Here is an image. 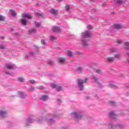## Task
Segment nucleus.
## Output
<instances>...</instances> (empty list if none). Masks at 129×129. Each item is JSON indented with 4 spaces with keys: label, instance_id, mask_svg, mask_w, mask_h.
I'll list each match as a JSON object with an SVG mask.
<instances>
[{
    "label": "nucleus",
    "instance_id": "nucleus-1",
    "mask_svg": "<svg viewBox=\"0 0 129 129\" xmlns=\"http://www.w3.org/2000/svg\"><path fill=\"white\" fill-rule=\"evenodd\" d=\"M82 36L83 37V46H84L85 47L89 46V43H88V41L87 40H86V38H89L91 37V33L89 31H86L85 32L82 33Z\"/></svg>",
    "mask_w": 129,
    "mask_h": 129
},
{
    "label": "nucleus",
    "instance_id": "nucleus-2",
    "mask_svg": "<svg viewBox=\"0 0 129 129\" xmlns=\"http://www.w3.org/2000/svg\"><path fill=\"white\" fill-rule=\"evenodd\" d=\"M88 81V79L86 78L85 80H82L81 79L78 80V86L80 90H84V85L83 83H86Z\"/></svg>",
    "mask_w": 129,
    "mask_h": 129
},
{
    "label": "nucleus",
    "instance_id": "nucleus-3",
    "mask_svg": "<svg viewBox=\"0 0 129 129\" xmlns=\"http://www.w3.org/2000/svg\"><path fill=\"white\" fill-rule=\"evenodd\" d=\"M72 115L76 118V119H81L82 118V113L80 112H74L71 113Z\"/></svg>",
    "mask_w": 129,
    "mask_h": 129
},
{
    "label": "nucleus",
    "instance_id": "nucleus-4",
    "mask_svg": "<svg viewBox=\"0 0 129 129\" xmlns=\"http://www.w3.org/2000/svg\"><path fill=\"white\" fill-rule=\"evenodd\" d=\"M34 121H35L34 117H33L32 116H30L27 118L25 124L26 125H30V123H32V122H34Z\"/></svg>",
    "mask_w": 129,
    "mask_h": 129
},
{
    "label": "nucleus",
    "instance_id": "nucleus-5",
    "mask_svg": "<svg viewBox=\"0 0 129 129\" xmlns=\"http://www.w3.org/2000/svg\"><path fill=\"white\" fill-rule=\"evenodd\" d=\"M51 87L52 88H56L57 91H62L63 90V89L61 87L58 86V85L55 84H51Z\"/></svg>",
    "mask_w": 129,
    "mask_h": 129
},
{
    "label": "nucleus",
    "instance_id": "nucleus-6",
    "mask_svg": "<svg viewBox=\"0 0 129 129\" xmlns=\"http://www.w3.org/2000/svg\"><path fill=\"white\" fill-rule=\"evenodd\" d=\"M109 127L111 129H122V126L120 125H112L111 124L109 125Z\"/></svg>",
    "mask_w": 129,
    "mask_h": 129
},
{
    "label": "nucleus",
    "instance_id": "nucleus-7",
    "mask_svg": "<svg viewBox=\"0 0 129 129\" xmlns=\"http://www.w3.org/2000/svg\"><path fill=\"white\" fill-rule=\"evenodd\" d=\"M7 114H8V112L7 111H0V117L5 118V117H7Z\"/></svg>",
    "mask_w": 129,
    "mask_h": 129
},
{
    "label": "nucleus",
    "instance_id": "nucleus-8",
    "mask_svg": "<svg viewBox=\"0 0 129 129\" xmlns=\"http://www.w3.org/2000/svg\"><path fill=\"white\" fill-rule=\"evenodd\" d=\"M91 79H92V80L97 84H98L99 85H100V83H99V82L98 81V79H97V78H96L95 76H92Z\"/></svg>",
    "mask_w": 129,
    "mask_h": 129
},
{
    "label": "nucleus",
    "instance_id": "nucleus-9",
    "mask_svg": "<svg viewBox=\"0 0 129 129\" xmlns=\"http://www.w3.org/2000/svg\"><path fill=\"white\" fill-rule=\"evenodd\" d=\"M105 61H106V62H109L110 63L114 61V58L111 57H107L105 58Z\"/></svg>",
    "mask_w": 129,
    "mask_h": 129
},
{
    "label": "nucleus",
    "instance_id": "nucleus-10",
    "mask_svg": "<svg viewBox=\"0 0 129 129\" xmlns=\"http://www.w3.org/2000/svg\"><path fill=\"white\" fill-rule=\"evenodd\" d=\"M18 94H19V96L21 97V98H26V97H27V96L26 94L23 92H19L18 93Z\"/></svg>",
    "mask_w": 129,
    "mask_h": 129
},
{
    "label": "nucleus",
    "instance_id": "nucleus-11",
    "mask_svg": "<svg viewBox=\"0 0 129 129\" xmlns=\"http://www.w3.org/2000/svg\"><path fill=\"white\" fill-rule=\"evenodd\" d=\"M52 31L53 32H54V33H59L61 30L60 29V28L57 26H54L52 27Z\"/></svg>",
    "mask_w": 129,
    "mask_h": 129
},
{
    "label": "nucleus",
    "instance_id": "nucleus-12",
    "mask_svg": "<svg viewBox=\"0 0 129 129\" xmlns=\"http://www.w3.org/2000/svg\"><path fill=\"white\" fill-rule=\"evenodd\" d=\"M58 62L60 63V64H63V63L66 62V58L64 57H59L58 58Z\"/></svg>",
    "mask_w": 129,
    "mask_h": 129
},
{
    "label": "nucleus",
    "instance_id": "nucleus-13",
    "mask_svg": "<svg viewBox=\"0 0 129 129\" xmlns=\"http://www.w3.org/2000/svg\"><path fill=\"white\" fill-rule=\"evenodd\" d=\"M50 14H52L53 16H57L58 15V11L55 10V9H51L50 11Z\"/></svg>",
    "mask_w": 129,
    "mask_h": 129
},
{
    "label": "nucleus",
    "instance_id": "nucleus-14",
    "mask_svg": "<svg viewBox=\"0 0 129 129\" xmlns=\"http://www.w3.org/2000/svg\"><path fill=\"white\" fill-rule=\"evenodd\" d=\"M83 71V69L81 67H78L76 70V72H78L79 73H82Z\"/></svg>",
    "mask_w": 129,
    "mask_h": 129
},
{
    "label": "nucleus",
    "instance_id": "nucleus-15",
    "mask_svg": "<svg viewBox=\"0 0 129 129\" xmlns=\"http://www.w3.org/2000/svg\"><path fill=\"white\" fill-rule=\"evenodd\" d=\"M10 14L11 16L12 17H13L14 18H15V17H16L17 16V13L14 10H10Z\"/></svg>",
    "mask_w": 129,
    "mask_h": 129
},
{
    "label": "nucleus",
    "instance_id": "nucleus-16",
    "mask_svg": "<svg viewBox=\"0 0 129 129\" xmlns=\"http://www.w3.org/2000/svg\"><path fill=\"white\" fill-rule=\"evenodd\" d=\"M27 20L25 19H22L20 20V22L23 26H27Z\"/></svg>",
    "mask_w": 129,
    "mask_h": 129
},
{
    "label": "nucleus",
    "instance_id": "nucleus-17",
    "mask_svg": "<svg viewBox=\"0 0 129 129\" xmlns=\"http://www.w3.org/2000/svg\"><path fill=\"white\" fill-rule=\"evenodd\" d=\"M113 27L114 28V29L119 30V29H121V28H122V26H121V25L120 24H114L113 25Z\"/></svg>",
    "mask_w": 129,
    "mask_h": 129
},
{
    "label": "nucleus",
    "instance_id": "nucleus-18",
    "mask_svg": "<svg viewBox=\"0 0 129 129\" xmlns=\"http://www.w3.org/2000/svg\"><path fill=\"white\" fill-rule=\"evenodd\" d=\"M22 16L23 18H26V19H31L32 16L30 15V14H22Z\"/></svg>",
    "mask_w": 129,
    "mask_h": 129
},
{
    "label": "nucleus",
    "instance_id": "nucleus-19",
    "mask_svg": "<svg viewBox=\"0 0 129 129\" xmlns=\"http://www.w3.org/2000/svg\"><path fill=\"white\" fill-rule=\"evenodd\" d=\"M6 67L7 68H8V69H10V70L14 69V68H15V64H7Z\"/></svg>",
    "mask_w": 129,
    "mask_h": 129
},
{
    "label": "nucleus",
    "instance_id": "nucleus-20",
    "mask_svg": "<svg viewBox=\"0 0 129 129\" xmlns=\"http://www.w3.org/2000/svg\"><path fill=\"white\" fill-rule=\"evenodd\" d=\"M109 114V116L112 118H115L116 117V115L113 112H110Z\"/></svg>",
    "mask_w": 129,
    "mask_h": 129
},
{
    "label": "nucleus",
    "instance_id": "nucleus-21",
    "mask_svg": "<svg viewBox=\"0 0 129 129\" xmlns=\"http://www.w3.org/2000/svg\"><path fill=\"white\" fill-rule=\"evenodd\" d=\"M48 96H41L40 97L41 100H43V101H46L48 99Z\"/></svg>",
    "mask_w": 129,
    "mask_h": 129
},
{
    "label": "nucleus",
    "instance_id": "nucleus-22",
    "mask_svg": "<svg viewBox=\"0 0 129 129\" xmlns=\"http://www.w3.org/2000/svg\"><path fill=\"white\" fill-rule=\"evenodd\" d=\"M124 48L126 50H129V42H125L124 43Z\"/></svg>",
    "mask_w": 129,
    "mask_h": 129
},
{
    "label": "nucleus",
    "instance_id": "nucleus-23",
    "mask_svg": "<svg viewBox=\"0 0 129 129\" xmlns=\"http://www.w3.org/2000/svg\"><path fill=\"white\" fill-rule=\"evenodd\" d=\"M109 87L110 88H114L115 89H116V88H118V87L116 86V85L112 84H110L108 85Z\"/></svg>",
    "mask_w": 129,
    "mask_h": 129
},
{
    "label": "nucleus",
    "instance_id": "nucleus-24",
    "mask_svg": "<svg viewBox=\"0 0 129 129\" xmlns=\"http://www.w3.org/2000/svg\"><path fill=\"white\" fill-rule=\"evenodd\" d=\"M35 55V53L34 52H31L28 55L26 56V57L29 59L30 57H33Z\"/></svg>",
    "mask_w": 129,
    "mask_h": 129
},
{
    "label": "nucleus",
    "instance_id": "nucleus-25",
    "mask_svg": "<svg viewBox=\"0 0 129 129\" xmlns=\"http://www.w3.org/2000/svg\"><path fill=\"white\" fill-rule=\"evenodd\" d=\"M37 32V30H36V28H33L29 30V33L30 34H34V33H36Z\"/></svg>",
    "mask_w": 129,
    "mask_h": 129
},
{
    "label": "nucleus",
    "instance_id": "nucleus-26",
    "mask_svg": "<svg viewBox=\"0 0 129 129\" xmlns=\"http://www.w3.org/2000/svg\"><path fill=\"white\" fill-rule=\"evenodd\" d=\"M118 49L115 48H112L110 49V52H118Z\"/></svg>",
    "mask_w": 129,
    "mask_h": 129
},
{
    "label": "nucleus",
    "instance_id": "nucleus-27",
    "mask_svg": "<svg viewBox=\"0 0 129 129\" xmlns=\"http://www.w3.org/2000/svg\"><path fill=\"white\" fill-rule=\"evenodd\" d=\"M67 54L69 57H72L73 53L72 52V51H68Z\"/></svg>",
    "mask_w": 129,
    "mask_h": 129
},
{
    "label": "nucleus",
    "instance_id": "nucleus-28",
    "mask_svg": "<svg viewBox=\"0 0 129 129\" xmlns=\"http://www.w3.org/2000/svg\"><path fill=\"white\" fill-rule=\"evenodd\" d=\"M47 122H48V123H54V122H55V121H54V120L53 119H49L48 120H47Z\"/></svg>",
    "mask_w": 129,
    "mask_h": 129
},
{
    "label": "nucleus",
    "instance_id": "nucleus-29",
    "mask_svg": "<svg viewBox=\"0 0 129 129\" xmlns=\"http://www.w3.org/2000/svg\"><path fill=\"white\" fill-rule=\"evenodd\" d=\"M35 26L36 27V28H39V27H41V23L39 22H35Z\"/></svg>",
    "mask_w": 129,
    "mask_h": 129
},
{
    "label": "nucleus",
    "instance_id": "nucleus-30",
    "mask_svg": "<svg viewBox=\"0 0 129 129\" xmlns=\"http://www.w3.org/2000/svg\"><path fill=\"white\" fill-rule=\"evenodd\" d=\"M36 121H37L38 123H42V121H43V119L42 118H40L39 119L37 118Z\"/></svg>",
    "mask_w": 129,
    "mask_h": 129
},
{
    "label": "nucleus",
    "instance_id": "nucleus-31",
    "mask_svg": "<svg viewBox=\"0 0 129 129\" xmlns=\"http://www.w3.org/2000/svg\"><path fill=\"white\" fill-rule=\"evenodd\" d=\"M114 57L119 60V59H120V55L118 54H115Z\"/></svg>",
    "mask_w": 129,
    "mask_h": 129
},
{
    "label": "nucleus",
    "instance_id": "nucleus-32",
    "mask_svg": "<svg viewBox=\"0 0 129 129\" xmlns=\"http://www.w3.org/2000/svg\"><path fill=\"white\" fill-rule=\"evenodd\" d=\"M50 41H55V40H56V37L54 36H51L50 37Z\"/></svg>",
    "mask_w": 129,
    "mask_h": 129
},
{
    "label": "nucleus",
    "instance_id": "nucleus-33",
    "mask_svg": "<svg viewBox=\"0 0 129 129\" xmlns=\"http://www.w3.org/2000/svg\"><path fill=\"white\" fill-rule=\"evenodd\" d=\"M95 71L96 73H98V74H100L101 75L102 74V72H101L100 70H96Z\"/></svg>",
    "mask_w": 129,
    "mask_h": 129
},
{
    "label": "nucleus",
    "instance_id": "nucleus-34",
    "mask_svg": "<svg viewBox=\"0 0 129 129\" xmlns=\"http://www.w3.org/2000/svg\"><path fill=\"white\" fill-rule=\"evenodd\" d=\"M34 90H35V88L33 87H31L29 89V91H30V92L34 91Z\"/></svg>",
    "mask_w": 129,
    "mask_h": 129
},
{
    "label": "nucleus",
    "instance_id": "nucleus-35",
    "mask_svg": "<svg viewBox=\"0 0 129 129\" xmlns=\"http://www.w3.org/2000/svg\"><path fill=\"white\" fill-rule=\"evenodd\" d=\"M18 80L20 82H24V81H25V80L23 78H19Z\"/></svg>",
    "mask_w": 129,
    "mask_h": 129
},
{
    "label": "nucleus",
    "instance_id": "nucleus-36",
    "mask_svg": "<svg viewBox=\"0 0 129 129\" xmlns=\"http://www.w3.org/2000/svg\"><path fill=\"white\" fill-rule=\"evenodd\" d=\"M66 9L67 12H69L70 11V8L69 7V6L67 5L66 6Z\"/></svg>",
    "mask_w": 129,
    "mask_h": 129
},
{
    "label": "nucleus",
    "instance_id": "nucleus-37",
    "mask_svg": "<svg viewBox=\"0 0 129 129\" xmlns=\"http://www.w3.org/2000/svg\"><path fill=\"white\" fill-rule=\"evenodd\" d=\"M4 20H5V17L2 15H0V22L4 21Z\"/></svg>",
    "mask_w": 129,
    "mask_h": 129
},
{
    "label": "nucleus",
    "instance_id": "nucleus-38",
    "mask_svg": "<svg viewBox=\"0 0 129 129\" xmlns=\"http://www.w3.org/2000/svg\"><path fill=\"white\" fill-rule=\"evenodd\" d=\"M0 49L4 50V49H6V46L4 45H0Z\"/></svg>",
    "mask_w": 129,
    "mask_h": 129
},
{
    "label": "nucleus",
    "instance_id": "nucleus-39",
    "mask_svg": "<svg viewBox=\"0 0 129 129\" xmlns=\"http://www.w3.org/2000/svg\"><path fill=\"white\" fill-rule=\"evenodd\" d=\"M116 43H117V44H121L122 43V40H117Z\"/></svg>",
    "mask_w": 129,
    "mask_h": 129
},
{
    "label": "nucleus",
    "instance_id": "nucleus-40",
    "mask_svg": "<svg viewBox=\"0 0 129 129\" xmlns=\"http://www.w3.org/2000/svg\"><path fill=\"white\" fill-rule=\"evenodd\" d=\"M29 82L31 84H34V83H36V81H35L34 80H30V81H29Z\"/></svg>",
    "mask_w": 129,
    "mask_h": 129
},
{
    "label": "nucleus",
    "instance_id": "nucleus-41",
    "mask_svg": "<svg viewBox=\"0 0 129 129\" xmlns=\"http://www.w3.org/2000/svg\"><path fill=\"white\" fill-rule=\"evenodd\" d=\"M110 103L111 104V105H113V106H114V105H115V102H113V101H110Z\"/></svg>",
    "mask_w": 129,
    "mask_h": 129
},
{
    "label": "nucleus",
    "instance_id": "nucleus-42",
    "mask_svg": "<svg viewBox=\"0 0 129 129\" xmlns=\"http://www.w3.org/2000/svg\"><path fill=\"white\" fill-rule=\"evenodd\" d=\"M93 65H96V63L95 62H93V63H92L90 65L89 68H92Z\"/></svg>",
    "mask_w": 129,
    "mask_h": 129
},
{
    "label": "nucleus",
    "instance_id": "nucleus-43",
    "mask_svg": "<svg viewBox=\"0 0 129 129\" xmlns=\"http://www.w3.org/2000/svg\"><path fill=\"white\" fill-rule=\"evenodd\" d=\"M37 88L38 89H44V87H43V86H39L37 87Z\"/></svg>",
    "mask_w": 129,
    "mask_h": 129
},
{
    "label": "nucleus",
    "instance_id": "nucleus-44",
    "mask_svg": "<svg viewBox=\"0 0 129 129\" xmlns=\"http://www.w3.org/2000/svg\"><path fill=\"white\" fill-rule=\"evenodd\" d=\"M87 28L89 30H91V29H92V26L91 25H89L87 27Z\"/></svg>",
    "mask_w": 129,
    "mask_h": 129
},
{
    "label": "nucleus",
    "instance_id": "nucleus-45",
    "mask_svg": "<svg viewBox=\"0 0 129 129\" xmlns=\"http://www.w3.org/2000/svg\"><path fill=\"white\" fill-rule=\"evenodd\" d=\"M117 4L121 5V4H122V1L121 0H117Z\"/></svg>",
    "mask_w": 129,
    "mask_h": 129
},
{
    "label": "nucleus",
    "instance_id": "nucleus-46",
    "mask_svg": "<svg viewBox=\"0 0 129 129\" xmlns=\"http://www.w3.org/2000/svg\"><path fill=\"white\" fill-rule=\"evenodd\" d=\"M35 49L36 52H38L39 51V47H38V46H35Z\"/></svg>",
    "mask_w": 129,
    "mask_h": 129
},
{
    "label": "nucleus",
    "instance_id": "nucleus-47",
    "mask_svg": "<svg viewBox=\"0 0 129 129\" xmlns=\"http://www.w3.org/2000/svg\"><path fill=\"white\" fill-rule=\"evenodd\" d=\"M41 43L42 44V45H46V42H45L44 40H42Z\"/></svg>",
    "mask_w": 129,
    "mask_h": 129
},
{
    "label": "nucleus",
    "instance_id": "nucleus-48",
    "mask_svg": "<svg viewBox=\"0 0 129 129\" xmlns=\"http://www.w3.org/2000/svg\"><path fill=\"white\" fill-rule=\"evenodd\" d=\"M125 56H126L127 57H128V58H129V52H126L125 54Z\"/></svg>",
    "mask_w": 129,
    "mask_h": 129
},
{
    "label": "nucleus",
    "instance_id": "nucleus-49",
    "mask_svg": "<svg viewBox=\"0 0 129 129\" xmlns=\"http://www.w3.org/2000/svg\"><path fill=\"white\" fill-rule=\"evenodd\" d=\"M86 98V99H90V97L87 96Z\"/></svg>",
    "mask_w": 129,
    "mask_h": 129
},
{
    "label": "nucleus",
    "instance_id": "nucleus-50",
    "mask_svg": "<svg viewBox=\"0 0 129 129\" xmlns=\"http://www.w3.org/2000/svg\"><path fill=\"white\" fill-rule=\"evenodd\" d=\"M6 74H8V75H11V73L9 72L6 73Z\"/></svg>",
    "mask_w": 129,
    "mask_h": 129
},
{
    "label": "nucleus",
    "instance_id": "nucleus-51",
    "mask_svg": "<svg viewBox=\"0 0 129 129\" xmlns=\"http://www.w3.org/2000/svg\"><path fill=\"white\" fill-rule=\"evenodd\" d=\"M58 102H61V100H58Z\"/></svg>",
    "mask_w": 129,
    "mask_h": 129
},
{
    "label": "nucleus",
    "instance_id": "nucleus-52",
    "mask_svg": "<svg viewBox=\"0 0 129 129\" xmlns=\"http://www.w3.org/2000/svg\"><path fill=\"white\" fill-rule=\"evenodd\" d=\"M38 16H41V14H38Z\"/></svg>",
    "mask_w": 129,
    "mask_h": 129
},
{
    "label": "nucleus",
    "instance_id": "nucleus-53",
    "mask_svg": "<svg viewBox=\"0 0 129 129\" xmlns=\"http://www.w3.org/2000/svg\"><path fill=\"white\" fill-rule=\"evenodd\" d=\"M58 1H59V2H61V1H62V0H58Z\"/></svg>",
    "mask_w": 129,
    "mask_h": 129
},
{
    "label": "nucleus",
    "instance_id": "nucleus-54",
    "mask_svg": "<svg viewBox=\"0 0 129 129\" xmlns=\"http://www.w3.org/2000/svg\"><path fill=\"white\" fill-rule=\"evenodd\" d=\"M15 34L17 35H18V33H15Z\"/></svg>",
    "mask_w": 129,
    "mask_h": 129
},
{
    "label": "nucleus",
    "instance_id": "nucleus-55",
    "mask_svg": "<svg viewBox=\"0 0 129 129\" xmlns=\"http://www.w3.org/2000/svg\"><path fill=\"white\" fill-rule=\"evenodd\" d=\"M128 63H129V59H128Z\"/></svg>",
    "mask_w": 129,
    "mask_h": 129
},
{
    "label": "nucleus",
    "instance_id": "nucleus-56",
    "mask_svg": "<svg viewBox=\"0 0 129 129\" xmlns=\"http://www.w3.org/2000/svg\"><path fill=\"white\" fill-rule=\"evenodd\" d=\"M88 72H90L89 71H88Z\"/></svg>",
    "mask_w": 129,
    "mask_h": 129
}]
</instances>
